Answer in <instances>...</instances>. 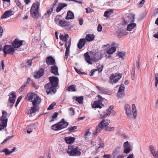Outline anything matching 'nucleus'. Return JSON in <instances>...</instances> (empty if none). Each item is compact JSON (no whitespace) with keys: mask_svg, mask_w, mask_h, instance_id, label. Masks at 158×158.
<instances>
[{"mask_svg":"<svg viewBox=\"0 0 158 158\" xmlns=\"http://www.w3.org/2000/svg\"><path fill=\"white\" fill-rule=\"evenodd\" d=\"M122 75L121 74H112L109 77L110 82L111 83H115L117 82L121 78Z\"/></svg>","mask_w":158,"mask_h":158,"instance_id":"1a4fd4ad","label":"nucleus"},{"mask_svg":"<svg viewBox=\"0 0 158 158\" xmlns=\"http://www.w3.org/2000/svg\"><path fill=\"white\" fill-rule=\"evenodd\" d=\"M124 90V84H121L119 87V90L117 93V95L119 97H121L123 94Z\"/></svg>","mask_w":158,"mask_h":158,"instance_id":"4be33fe9","label":"nucleus"},{"mask_svg":"<svg viewBox=\"0 0 158 158\" xmlns=\"http://www.w3.org/2000/svg\"><path fill=\"white\" fill-rule=\"evenodd\" d=\"M90 135V132L89 131L85 133V136L87 137L89 136Z\"/></svg>","mask_w":158,"mask_h":158,"instance_id":"052dcab7","label":"nucleus"},{"mask_svg":"<svg viewBox=\"0 0 158 158\" xmlns=\"http://www.w3.org/2000/svg\"><path fill=\"white\" fill-rule=\"evenodd\" d=\"M86 12V13H89L93 11V10L92 9H90V8H86L85 9Z\"/></svg>","mask_w":158,"mask_h":158,"instance_id":"6e6d98bb","label":"nucleus"},{"mask_svg":"<svg viewBox=\"0 0 158 158\" xmlns=\"http://www.w3.org/2000/svg\"><path fill=\"white\" fill-rule=\"evenodd\" d=\"M62 17L60 15H58L56 16L55 19V22L58 25H59L62 20Z\"/></svg>","mask_w":158,"mask_h":158,"instance_id":"c756f323","label":"nucleus"},{"mask_svg":"<svg viewBox=\"0 0 158 158\" xmlns=\"http://www.w3.org/2000/svg\"><path fill=\"white\" fill-rule=\"evenodd\" d=\"M114 128L113 127H108L106 128V130L108 131H110L114 130Z\"/></svg>","mask_w":158,"mask_h":158,"instance_id":"864d4df0","label":"nucleus"},{"mask_svg":"<svg viewBox=\"0 0 158 158\" xmlns=\"http://www.w3.org/2000/svg\"><path fill=\"white\" fill-rule=\"evenodd\" d=\"M28 97L29 100L32 102L33 106H37L41 102L40 98L35 93L30 94L28 95Z\"/></svg>","mask_w":158,"mask_h":158,"instance_id":"20e7f679","label":"nucleus"},{"mask_svg":"<svg viewBox=\"0 0 158 158\" xmlns=\"http://www.w3.org/2000/svg\"><path fill=\"white\" fill-rule=\"evenodd\" d=\"M44 73V70L42 69H41L40 70L37 72L36 74L34 75L35 78H39L42 76Z\"/></svg>","mask_w":158,"mask_h":158,"instance_id":"bb28decb","label":"nucleus"},{"mask_svg":"<svg viewBox=\"0 0 158 158\" xmlns=\"http://www.w3.org/2000/svg\"><path fill=\"white\" fill-rule=\"evenodd\" d=\"M102 106H104V105L102 104L101 101L99 100L94 102L92 107V108H101Z\"/></svg>","mask_w":158,"mask_h":158,"instance_id":"dca6fc26","label":"nucleus"},{"mask_svg":"<svg viewBox=\"0 0 158 158\" xmlns=\"http://www.w3.org/2000/svg\"><path fill=\"white\" fill-rule=\"evenodd\" d=\"M64 140L66 143L70 144L74 142L75 140V138L70 136L66 137L64 138Z\"/></svg>","mask_w":158,"mask_h":158,"instance_id":"aec40b11","label":"nucleus"},{"mask_svg":"<svg viewBox=\"0 0 158 158\" xmlns=\"http://www.w3.org/2000/svg\"><path fill=\"white\" fill-rule=\"evenodd\" d=\"M94 37V35L93 34H88L86 35L85 40L88 42H90L93 40Z\"/></svg>","mask_w":158,"mask_h":158,"instance_id":"c85d7f7f","label":"nucleus"},{"mask_svg":"<svg viewBox=\"0 0 158 158\" xmlns=\"http://www.w3.org/2000/svg\"><path fill=\"white\" fill-rule=\"evenodd\" d=\"M84 56L86 62L89 64H92V62L91 61V58L90 56L89 55V53L88 52L85 53L84 54Z\"/></svg>","mask_w":158,"mask_h":158,"instance_id":"393cba45","label":"nucleus"},{"mask_svg":"<svg viewBox=\"0 0 158 158\" xmlns=\"http://www.w3.org/2000/svg\"><path fill=\"white\" fill-rule=\"evenodd\" d=\"M2 152H4L6 155H7L11 154L10 153V151H9L7 148H6L2 151Z\"/></svg>","mask_w":158,"mask_h":158,"instance_id":"37998d69","label":"nucleus"},{"mask_svg":"<svg viewBox=\"0 0 158 158\" xmlns=\"http://www.w3.org/2000/svg\"><path fill=\"white\" fill-rule=\"evenodd\" d=\"M40 4L38 2L33 3L30 10L31 16L35 19H37L40 16L38 12Z\"/></svg>","mask_w":158,"mask_h":158,"instance_id":"f03ea898","label":"nucleus"},{"mask_svg":"<svg viewBox=\"0 0 158 158\" xmlns=\"http://www.w3.org/2000/svg\"><path fill=\"white\" fill-rule=\"evenodd\" d=\"M77 128V127L76 126H73L69 128L68 129L70 132H72L74 131V130L76 129Z\"/></svg>","mask_w":158,"mask_h":158,"instance_id":"8fccbe9b","label":"nucleus"},{"mask_svg":"<svg viewBox=\"0 0 158 158\" xmlns=\"http://www.w3.org/2000/svg\"><path fill=\"white\" fill-rule=\"evenodd\" d=\"M110 122V120L108 119H103L96 127V132L94 134H95L96 133H97L100 132L103 127L108 125Z\"/></svg>","mask_w":158,"mask_h":158,"instance_id":"6e6552de","label":"nucleus"},{"mask_svg":"<svg viewBox=\"0 0 158 158\" xmlns=\"http://www.w3.org/2000/svg\"><path fill=\"white\" fill-rule=\"evenodd\" d=\"M112 12L113 10H112L106 11L104 12V16L105 17L108 18L109 17L110 15L112 13Z\"/></svg>","mask_w":158,"mask_h":158,"instance_id":"c9c22d12","label":"nucleus"},{"mask_svg":"<svg viewBox=\"0 0 158 158\" xmlns=\"http://www.w3.org/2000/svg\"><path fill=\"white\" fill-rule=\"evenodd\" d=\"M58 115V114L57 113H55L53 114L52 116V118L53 121L54 120V119L56 118Z\"/></svg>","mask_w":158,"mask_h":158,"instance_id":"4d7b16f0","label":"nucleus"},{"mask_svg":"<svg viewBox=\"0 0 158 158\" xmlns=\"http://www.w3.org/2000/svg\"><path fill=\"white\" fill-rule=\"evenodd\" d=\"M1 65L2 66V70L4 69V61L2 60L1 61Z\"/></svg>","mask_w":158,"mask_h":158,"instance_id":"0e129e2a","label":"nucleus"},{"mask_svg":"<svg viewBox=\"0 0 158 158\" xmlns=\"http://www.w3.org/2000/svg\"><path fill=\"white\" fill-rule=\"evenodd\" d=\"M102 65H99L97 66V70H98L99 72H101L102 71Z\"/></svg>","mask_w":158,"mask_h":158,"instance_id":"de8ad7c7","label":"nucleus"},{"mask_svg":"<svg viewBox=\"0 0 158 158\" xmlns=\"http://www.w3.org/2000/svg\"><path fill=\"white\" fill-rule=\"evenodd\" d=\"M9 95V102L11 104V106H12L15 103L16 96L15 93L13 92H11Z\"/></svg>","mask_w":158,"mask_h":158,"instance_id":"f8f14e48","label":"nucleus"},{"mask_svg":"<svg viewBox=\"0 0 158 158\" xmlns=\"http://www.w3.org/2000/svg\"><path fill=\"white\" fill-rule=\"evenodd\" d=\"M124 110L125 111L126 114L129 117H131L132 115V113L135 118L137 116L136 109L135 104L132 105V111L130 106L128 104H126L124 106Z\"/></svg>","mask_w":158,"mask_h":158,"instance_id":"7ed1b4c3","label":"nucleus"},{"mask_svg":"<svg viewBox=\"0 0 158 158\" xmlns=\"http://www.w3.org/2000/svg\"><path fill=\"white\" fill-rule=\"evenodd\" d=\"M74 18V16L73 13L70 10L68 11L67 13V15L65 17L66 20L73 19Z\"/></svg>","mask_w":158,"mask_h":158,"instance_id":"a878e982","label":"nucleus"},{"mask_svg":"<svg viewBox=\"0 0 158 158\" xmlns=\"http://www.w3.org/2000/svg\"><path fill=\"white\" fill-rule=\"evenodd\" d=\"M3 32V30L1 27H0V38H1L2 35V33Z\"/></svg>","mask_w":158,"mask_h":158,"instance_id":"69168bd1","label":"nucleus"},{"mask_svg":"<svg viewBox=\"0 0 158 158\" xmlns=\"http://www.w3.org/2000/svg\"><path fill=\"white\" fill-rule=\"evenodd\" d=\"M136 24L135 23H131L129 24L127 27V29L128 31H131L132 29L135 27Z\"/></svg>","mask_w":158,"mask_h":158,"instance_id":"cd10ccee","label":"nucleus"},{"mask_svg":"<svg viewBox=\"0 0 158 158\" xmlns=\"http://www.w3.org/2000/svg\"><path fill=\"white\" fill-rule=\"evenodd\" d=\"M3 51L5 54H12L14 52L15 50L11 45H6L4 47Z\"/></svg>","mask_w":158,"mask_h":158,"instance_id":"9d476101","label":"nucleus"},{"mask_svg":"<svg viewBox=\"0 0 158 158\" xmlns=\"http://www.w3.org/2000/svg\"><path fill=\"white\" fill-rule=\"evenodd\" d=\"M155 78L156 81L158 82V73H156L155 74Z\"/></svg>","mask_w":158,"mask_h":158,"instance_id":"338daca9","label":"nucleus"},{"mask_svg":"<svg viewBox=\"0 0 158 158\" xmlns=\"http://www.w3.org/2000/svg\"><path fill=\"white\" fill-rule=\"evenodd\" d=\"M71 40L70 39L68 42H66L65 44V46L66 48V51L65 53L68 54L69 53V48L70 46Z\"/></svg>","mask_w":158,"mask_h":158,"instance_id":"5701e85b","label":"nucleus"},{"mask_svg":"<svg viewBox=\"0 0 158 158\" xmlns=\"http://www.w3.org/2000/svg\"><path fill=\"white\" fill-rule=\"evenodd\" d=\"M49 17V16H48V13H45L44 14V15L42 17V19H44L47 18L48 17Z\"/></svg>","mask_w":158,"mask_h":158,"instance_id":"13d9d810","label":"nucleus"},{"mask_svg":"<svg viewBox=\"0 0 158 158\" xmlns=\"http://www.w3.org/2000/svg\"><path fill=\"white\" fill-rule=\"evenodd\" d=\"M22 98V97L21 96H20L19 97V98H18V99L17 100V101L16 102V104H15V106H17L18 105V104H19V103L20 102V101L21 100V99Z\"/></svg>","mask_w":158,"mask_h":158,"instance_id":"603ef678","label":"nucleus"},{"mask_svg":"<svg viewBox=\"0 0 158 158\" xmlns=\"http://www.w3.org/2000/svg\"><path fill=\"white\" fill-rule=\"evenodd\" d=\"M32 60V59L28 60L27 62V63H28V64L30 66H31V65Z\"/></svg>","mask_w":158,"mask_h":158,"instance_id":"e2e57ef3","label":"nucleus"},{"mask_svg":"<svg viewBox=\"0 0 158 158\" xmlns=\"http://www.w3.org/2000/svg\"><path fill=\"white\" fill-rule=\"evenodd\" d=\"M67 6V5L64 3L59 4L58 6L56 8V11L57 12H59L64 8V7Z\"/></svg>","mask_w":158,"mask_h":158,"instance_id":"7c9ffc66","label":"nucleus"},{"mask_svg":"<svg viewBox=\"0 0 158 158\" xmlns=\"http://www.w3.org/2000/svg\"><path fill=\"white\" fill-rule=\"evenodd\" d=\"M102 27L101 25L99 24L97 27V30L98 31H101L102 30Z\"/></svg>","mask_w":158,"mask_h":158,"instance_id":"5fc2aeb1","label":"nucleus"},{"mask_svg":"<svg viewBox=\"0 0 158 158\" xmlns=\"http://www.w3.org/2000/svg\"><path fill=\"white\" fill-rule=\"evenodd\" d=\"M38 110L37 106H33L31 107L30 110V114H32Z\"/></svg>","mask_w":158,"mask_h":158,"instance_id":"2f4dec72","label":"nucleus"},{"mask_svg":"<svg viewBox=\"0 0 158 158\" xmlns=\"http://www.w3.org/2000/svg\"><path fill=\"white\" fill-rule=\"evenodd\" d=\"M97 71V69H94L92 70L89 73V75L90 76H93L94 74V73L95 72Z\"/></svg>","mask_w":158,"mask_h":158,"instance_id":"3c124183","label":"nucleus"},{"mask_svg":"<svg viewBox=\"0 0 158 158\" xmlns=\"http://www.w3.org/2000/svg\"><path fill=\"white\" fill-rule=\"evenodd\" d=\"M119 148V147H117L114 150L112 154L113 156V158H115L116 154L118 153Z\"/></svg>","mask_w":158,"mask_h":158,"instance_id":"ea45409f","label":"nucleus"},{"mask_svg":"<svg viewBox=\"0 0 158 158\" xmlns=\"http://www.w3.org/2000/svg\"><path fill=\"white\" fill-rule=\"evenodd\" d=\"M13 136V135L8 136V137L6 138V139L4 140L3 141L2 143L1 144H3L4 143L6 142L9 139L12 138Z\"/></svg>","mask_w":158,"mask_h":158,"instance_id":"49530a36","label":"nucleus"},{"mask_svg":"<svg viewBox=\"0 0 158 158\" xmlns=\"http://www.w3.org/2000/svg\"><path fill=\"white\" fill-rule=\"evenodd\" d=\"M2 116L0 118L1 123H0V130L1 131L6 127L7 124V113L5 111L2 112Z\"/></svg>","mask_w":158,"mask_h":158,"instance_id":"0eeeda50","label":"nucleus"},{"mask_svg":"<svg viewBox=\"0 0 158 158\" xmlns=\"http://www.w3.org/2000/svg\"><path fill=\"white\" fill-rule=\"evenodd\" d=\"M116 51L115 47H112L107 51V53L109 54H112Z\"/></svg>","mask_w":158,"mask_h":158,"instance_id":"4c0bfd02","label":"nucleus"},{"mask_svg":"<svg viewBox=\"0 0 158 158\" xmlns=\"http://www.w3.org/2000/svg\"><path fill=\"white\" fill-rule=\"evenodd\" d=\"M76 72L78 74H81V72L80 70H78L76 68H74Z\"/></svg>","mask_w":158,"mask_h":158,"instance_id":"774afa93","label":"nucleus"},{"mask_svg":"<svg viewBox=\"0 0 158 158\" xmlns=\"http://www.w3.org/2000/svg\"><path fill=\"white\" fill-rule=\"evenodd\" d=\"M51 72L55 75L58 74V67L56 64L51 67Z\"/></svg>","mask_w":158,"mask_h":158,"instance_id":"6ab92c4d","label":"nucleus"},{"mask_svg":"<svg viewBox=\"0 0 158 158\" xmlns=\"http://www.w3.org/2000/svg\"><path fill=\"white\" fill-rule=\"evenodd\" d=\"M56 6V4H53L50 6V8L47 11V13H48V16H50L52 11H53V8Z\"/></svg>","mask_w":158,"mask_h":158,"instance_id":"f704fd0d","label":"nucleus"},{"mask_svg":"<svg viewBox=\"0 0 158 158\" xmlns=\"http://www.w3.org/2000/svg\"><path fill=\"white\" fill-rule=\"evenodd\" d=\"M69 36L68 34H66L65 35H60V39L63 41H65L67 40V38H69Z\"/></svg>","mask_w":158,"mask_h":158,"instance_id":"e433bc0d","label":"nucleus"},{"mask_svg":"<svg viewBox=\"0 0 158 158\" xmlns=\"http://www.w3.org/2000/svg\"><path fill=\"white\" fill-rule=\"evenodd\" d=\"M23 43L22 40L16 39L13 42L12 45L15 48H17L20 47L22 45Z\"/></svg>","mask_w":158,"mask_h":158,"instance_id":"4468645a","label":"nucleus"},{"mask_svg":"<svg viewBox=\"0 0 158 158\" xmlns=\"http://www.w3.org/2000/svg\"><path fill=\"white\" fill-rule=\"evenodd\" d=\"M46 62L48 65L52 66L56 64L55 59L51 56H49L46 58Z\"/></svg>","mask_w":158,"mask_h":158,"instance_id":"9b49d317","label":"nucleus"},{"mask_svg":"<svg viewBox=\"0 0 158 158\" xmlns=\"http://www.w3.org/2000/svg\"><path fill=\"white\" fill-rule=\"evenodd\" d=\"M67 152L70 156H79L81 154L80 149L75 146H69Z\"/></svg>","mask_w":158,"mask_h":158,"instance_id":"423d86ee","label":"nucleus"},{"mask_svg":"<svg viewBox=\"0 0 158 158\" xmlns=\"http://www.w3.org/2000/svg\"><path fill=\"white\" fill-rule=\"evenodd\" d=\"M56 103L55 102L52 103L49 106L48 108V110H50L53 109V107L56 105Z\"/></svg>","mask_w":158,"mask_h":158,"instance_id":"a18cd8bd","label":"nucleus"},{"mask_svg":"<svg viewBox=\"0 0 158 158\" xmlns=\"http://www.w3.org/2000/svg\"><path fill=\"white\" fill-rule=\"evenodd\" d=\"M149 150L151 154L155 158H156L158 157V149L157 152H156L155 151L152 145H150L149 147Z\"/></svg>","mask_w":158,"mask_h":158,"instance_id":"f3484780","label":"nucleus"},{"mask_svg":"<svg viewBox=\"0 0 158 158\" xmlns=\"http://www.w3.org/2000/svg\"><path fill=\"white\" fill-rule=\"evenodd\" d=\"M96 87L98 90L99 92L101 93L107 94H110L111 93V92L110 90L103 87L97 86H96Z\"/></svg>","mask_w":158,"mask_h":158,"instance_id":"ddd939ff","label":"nucleus"},{"mask_svg":"<svg viewBox=\"0 0 158 158\" xmlns=\"http://www.w3.org/2000/svg\"><path fill=\"white\" fill-rule=\"evenodd\" d=\"M86 43V40L85 39H81L77 44V47L80 49L82 48L85 45Z\"/></svg>","mask_w":158,"mask_h":158,"instance_id":"a211bd4d","label":"nucleus"},{"mask_svg":"<svg viewBox=\"0 0 158 158\" xmlns=\"http://www.w3.org/2000/svg\"><path fill=\"white\" fill-rule=\"evenodd\" d=\"M125 53L124 52H118L117 55L119 58H123Z\"/></svg>","mask_w":158,"mask_h":158,"instance_id":"c03bdc74","label":"nucleus"},{"mask_svg":"<svg viewBox=\"0 0 158 158\" xmlns=\"http://www.w3.org/2000/svg\"><path fill=\"white\" fill-rule=\"evenodd\" d=\"M103 156L105 158H111V156L110 155H105Z\"/></svg>","mask_w":158,"mask_h":158,"instance_id":"680f3d73","label":"nucleus"},{"mask_svg":"<svg viewBox=\"0 0 158 158\" xmlns=\"http://www.w3.org/2000/svg\"><path fill=\"white\" fill-rule=\"evenodd\" d=\"M68 90L71 92L75 91H76V86L73 85H71L68 87Z\"/></svg>","mask_w":158,"mask_h":158,"instance_id":"58836bf2","label":"nucleus"},{"mask_svg":"<svg viewBox=\"0 0 158 158\" xmlns=\"http://www.w3.org/2000/svg\"><path fill=\"white\" fill-rule=\"evenodd\" d=\"M25 84L21 86V87L20 88L19 90V93H21L23 90L24 89L25 87Z\"/></svg>","mask_w":158,"mask_h":158,"instance_id":"09e8293b","label":"nucleus"},{"mask_svg":"<svg viewBox=\"0 0 158 158\" xmlns=\"http://www.w3.org/2000/svg\"><path fill=\"white\" fill-rule=\"evenodd\" d=\"M12 11L10 10H7L6 11L3 15L2 16V19H5L7 17H9L12 15Z\"/></svg>","mask_w":158,"mask_h":158,"instance_id":"b1692460","label":"nucleus"},{"mask_svg":"<svg viewBox=\"0 0 158 158\" xmlns=\"http://www.w3.org/2000/svg\"><path fill=\"white\" fill-rule=\"evenodd\" d=\"M124 151L126 154L128 153L131 150V147L128 142L124 143L123 144Z\"/></svg>","mask_w":158,"mask_h":158,"instance_id":"2eb2a0df","label":"nucleus"},{"mask_svg":"<svg viewBox=\"0 0 158 158\" xmlns=\"http://www.w3.org/2000/svg\"><path fill=\"white\" fill-rule=\"evenodd\" d=\"M30 126H28L27 127V128L28 129V130L27 131V132L28 134H30L32 131V130H29L30 129H31L30 128Z\"/></svg>","mask_w":158,"mask_h":158,"instance_id":"bf43d9fd","label":"nucleus"},{"mask_svg":"<svg viewBox=\"0 0 158 158\" xmlns=\"http://www.w3.org/2000/svg\"><path fill=\"white\" fill-rule=\"evenodd\" d=\"M70 22L66 21L64 19L62 20L59 26L65 27H67L70 25Z\"/></svg>","mask_w":158,"mask_h":158,"instance_id":"412c9836","label":"nucleus"},{"mask_svg":"<svg viewBox=\"0 0 158 158\" xmlns=\"http://www.w3.org/2000/svg\"><path fill=\"white\" fill-rule=\"evenodd\" d=\"M50 82L45 85V88L47 94H54L56 92L55 88L58 83V79L57 77L52 76L49 78Z\"/></svg>","mask_w":158,"mask_h":158,"instance_id":"f257e3e1","label":"nucleus"},{"mask_svg":"<svg viewBox=\"0 0 158 158\" xmlns=\"http://www.w3.org/2000/svg\"><path fill=\"white\" fill-rule=\"evenodd\" d=\"M83 99V97L82 96L78 97L76 99V101L80 104L82 103Z\"/></svg>","mask_w":158,"mask_h":158,"instance_id":"a19ab883","label":"nucleus"},{"mask_svg":"<svg viewBox=\"0 0 158 158\" xmlns=\"http://www.w3.org/2000/svg\"><path fill=\"white\" fill-rule=\"evenodd\" d=\"M111 111L109 110H106L105 112H104V114L103 115H101V116L102 118H105L107 116L111 114Z\"/></svg>","mask_w":158,"mask_h":158,"instance_id":"72a5a7b5","label":"nucleus"},{"mask_svg":"<svg viewBox=\"0 0 158 158\" xmlns=\"http://www.w3.org/2000/svg\"><path fill=\"white\" fill-rule=\"evenodd\" d=\"M16 3L17 5L21 9L23 8V6L20 2L19 0H15Z\"/></svg>","mask_w":158,"mask_h":158,"instance_id":"79ce46f5","label":"nucleus"},{"mask_svg":"<svg viewBox=\"0 0 158 158\" xmlns=\"http://www.w3.org/2000/svg\"><path fill=\"white\" fill-rule=\"evenodd\" d=\"M68 125V123L64 121L63 119L61 122L52 125L51 127V128L55 131L60 130L65 128Z\"/></svg>","mask_w":158,"mask_h":158,"instance_id":"39448f33","label":"nucleus"},{"mask_svg":"<svg viewBox=\"0 0 158 158\" xmlns=\"http://www.w3.org/2000/svg\"><path fill=\"white\" fill-rule=\"evenodd\" d=\"M127 18L129 22H133L135 20V15L132 13H130L128 16Z\"/></svg>","mask_w":158,"mask_h":158,"instance_id":"473e14b6","label":"nucleus"}]
</instances>
